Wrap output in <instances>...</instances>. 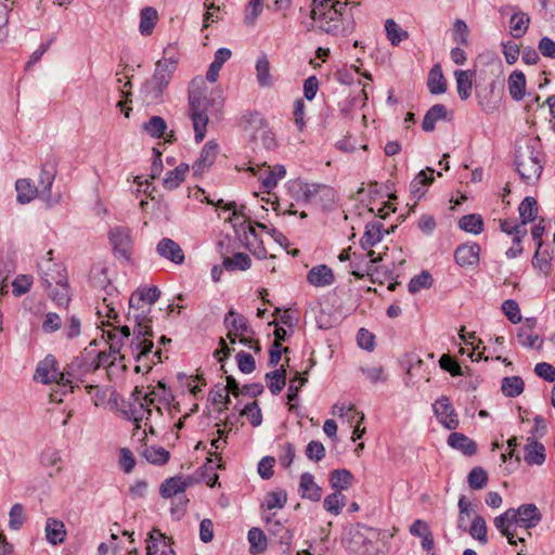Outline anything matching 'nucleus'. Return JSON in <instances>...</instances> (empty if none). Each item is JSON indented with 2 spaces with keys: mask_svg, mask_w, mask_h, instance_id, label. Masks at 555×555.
Here are the masks:
<instances>
[{
  "mask_svg": "<svg viewBox=\"0 0 555 555\" xmlns=\"http://www.w3.org/2000/svg\"><path fill=\"white\" fill-rule=\"evenodd\" d=\"M383 223L380 221H373L365 225V231L360 240V245L363 249H370L383 238Z\"/></svg>",
  "mask_w": 555,
  "mask_h": 555,
  "instance_id": "29",
  "label": "nucleus"
},
{
  "mask_svg": "<svg viewBox=\"0 0 555 555\" xmlns=\"http://www.w3.org/2000/svg\"><path fill=\"white\" fill-rule=\"evenodd\" d=\"M514 508L506 509L503 514L499 515L494 518L495 528L508 540L511 545H516L515 537L518 538V541L525 542L524 537H519L517 533V528L515 527L514 521Z\"/></svg>",
  "mask_w": 555,
  "mask_h": 555,
  "instance_id": "14",
  "label": "nucleus"
},
{
  "mask_svg": "<svg viewBox=\"0 0 555 555\" xmlns=\"http://www.w3.org/2000/svg\"><path fill=\"white\" fill-rule=\"evenodd\" d=\"M456 89L461 100H467L470 96L473 82L467 70L455 72Z\"/></svg>",
  "mask_w": 555,
  "mask_h": 555,
  "instance_id": "47",
  "label": "nucleus"
},
{
  "mask_svg": "<svg viewBox=\"0 0 555 555\" xmlns=\"http://www.w3.org/2000/svg\"><path fill=\"white\" fill-rule=\"evenodd\" d=\"M167 129L165 119L160 116H153L143 124V130L153 138H163Z\"/></svg>",
  "mask_w": 555,
  "mask_h": 555,
  "instance_id": "53",
  "label": "nucleus"
},
{
  "mask_svg": "<svg viewBox=\"0 0 555 555\" xmlns=\"http://www.w3.org/2000/svg\"><path fill=\"white\" fill-rule=\"evenodd\" d=\"M189 170V166L186 164H180L173 170H170L166 173L164 178V186L167 190L177 189L181 182L184 181L185 173Z\"/></svg>",
  "mask_w": 555,
  "mask_h": 555,
  "instance_id": "39",
  "label": "nucleus"
},
{
  "mask_svg": "<svg viewBox=\"0 0 555 555\" xmlns=\"http://www.w3.org/2000/svg\"><path fill=\"white\" fill-rule=\"evenodd\" d=\"M235 359L237 362L238 370L242 373L250 374L255 371L256 362L251 354H249L245 351H240L236 353Z\"/></svg>",
  "mask_w": 555,
  "mask_h": 555,
  "instance_id": "61",
  "label": "nucleus"
},
{
  "mask_svg": "<svg viewBox=\"0 0 555 555\" xmlns=\"http://www.w3.org/2000/svg\"><path fill=\"white\" fill-rule=\"evenodd\" d=\"M500 228L504 233L514 235V244H520L522 237L527 234V229L522 223H516L509 220H501Z\"/></svg>",
  "mask_w": 555,
  "mask_h": 555,
  "instance_id": "51",
  "label": "nucleus"
},
{
  "mask_svg": "<svg viewBox=\"0 0 555 555\" xmlns=\"http://www.w3.org/2000/svg\"><path fill=\"white\" fill-rule=\"evenodd\" d=\"M530 23V17L525 12H516L512 15L509 24L512 29V35L514 38H520L522 37Z\"/></svg>",
  "mask_w": 555,
  "mask_h": 555,
  "instance_id": "43",
  "label": "nucleus"
},
{
  "mask_svg": "<svg viewBox=\"0 0 555 555\" xmlns=\"http://www.w3.org/2000/svg\"><path fill=\"white\" fill-rule=\"evenodd\" d=\"M131 332L128 325L116 327L113 331L107 332V338L109 340V354L100 352L98 354L99 362L96 366L106 363L108 358L113 354H118L122 346V340L129 338Z\"/></svg>",
  "mask_w": 555,
  "mask_h": 555,
  "instance_id": "15",
  "label": "nucleus"
},
{
  "mask_svg": "<svg viewBox=\"0 0 555 555\" xmlns=\"http://www.w3.org/2000/svg\"><path fill=\"white\" fill-rule=\"evenodd\" d=\"M153 305H145L141 309H128L127 321L133 323V338L130 343L131 354L135 361H141L147 357L154 347L152 338L154 336L151 322V312Z\"/></svg>",
  "mask_w": 555,
  "mask_h": 555,
  "instance_id": "1",
  "label": "nucleus"
},
{
  "mask_svg": "<svg viewBox=\"0 0 555 555\" xmlns=\"http://www.w3.org/2000/svg\"><path fill=\"white\" fill-rule=\"evenodd\" d=\"M257 82L260 87H271L273 83L270 74V63L266 55L258 57L256 62Z\"/></svg>",
  "mask_w": 555,
  "mask_h": 555,
  "instance_id": "40",
  "label": "nucleus"
},
{
  "mask_svg": "<svg viewBox=\"0 0 555 555\" xmlns=\"http://www.w3.org/2000/svg\"><path fill=\"white\" fill-rule=\"evenodd\" d=\"M220 102L207 98L201 89L189 91V116L192 119L195 132V141L202 142L206 135V127L209 121L208 113L211 108L219 109Z\"/></svg>",
  "mask_w": 555,
  "mask_h": 555,
  "instance_id": "4",
  "label": "nucleus"
},
{
  "mask_svg": "<svg viewBox=\"0 0 555 555\" xmlns=\"http://www.w3.org/2000/svg\"><path fill=\"white\" fill-rule=\"evenodd\" d=\"M264 377L272 395L280 393L286 384V371L283 366L267 373Z\"/></svg>",
  "mask_w": 555,
  "mask_h": 555,
  "instance_id": "38",
  "label": "nucleus"
},
{
  "mask_svg": "<svg viewBox=\"0 0 555 555\" xmlns=\"http://www.w3.org/2000/svg\"><path fill=\"white\" fill-rule=\"evenodd\" d=\"M165 88L154 81L152 78L147 79L141 87V95L143 101L150 104H157L163 102Z\"/></svg>",
  "mask_w": 555,
  "mask_h": 555,
  "instance_id": "28",
  "label": "nucleus"
},
{
  "mask_svg": "<svg viewBox=\"0 0 555 555\" xmlns=\"http://www.w3.org/2000/svg\"><path fill=\"white\" fill-rule=\"evenodd\" d=\"M487 532L488 529L485 518L480 515H475L469 528V534L481 544H486L488 542Z\"/></svg>",
  "mask_w": 555,
  "mask_h": 555,
  "instance_id": "54",
  "label": "nucleus"
},
{
  "mask_svg": "<svg viewBox=\"0 0 555 555\" xmlns=\"http://www.w3.org/2000/svg\"><path fill=\"white\" fill-rule=\"evenodd\" d=\"M479 253L478 244H462L455 249L454 259L461 267H473L479 262Z\"/></svg>",
  "mask_w": 555,
  "mask_h": 555,
  "instance_id": "19",
  "label": "nucleus"
},
{
  "mask_svg": "<svg viewBox=\"0 0 555 555\" xmlns=\"http://www.w3.org/2000/svg\"><path fill=\"white\" fill-rule=\"evenodd\" d=\"M459 227L465 232L479 234L483 230V220L477 214L465 215L459 220Z\"/></svg>",
  "mask_w": 555,
  "mask_h": 555,
  "instance_id": "44",
  "label": "nucleus"
},
{
  "mask_svg": "<svg viewBox=\"0 0 555 555\" xmlns=\"http://www.w3.org/2000/svg\"><path fill=\"white\" fill-rule=\"evenodd\" d=\"M153 403H154L153 393L144 395L142 401L139 402V406L134 408L132 411L134 421L138 422L139 420H142L144 414H147V417L151 416L152 410L150 406Z\"/></svg>",
  "mask_w": 555,
  "mask_h": 555,
  "instance_id": "63",
  "label": "nucleus"
},
{
  "mask_svg": "<svg viewBox=\"0 0 555 555\" xmlns=\"http://www.w3.org/2000/svg\"><path fill=\"white\" fill-rule=\"evenodd\" d=\"M9 517V527L12 530H18L25 521L24 506L20 503L14 504L11 507Z\"/></svg>",
  "mask_w": 555,
  "mask_h": 555,
  "instance_id": "60",
  "label": "nucleus"
},
{
  "mask_svg": "<svg viewBox=\"0 0 555 555\" xmlns=\"http://www.w3.org/2000/svg\"><path fill=\"white\" fill-rule=\"evenodd\" d=\"M518 343L528 348H537L540 349L542 347V340H540L539 345L535 346V343L539 340V336L532 333V330H527L525 327H520L517 333Z\"/></svg>",
  "mask_w": 555,
  "mask_h": 555,
  "instance_id": "59",
  "label": "nucleus"
},
{
  "mask_svg": "<svg viewBox=\"0 0 555 555\" xmlns=\"http://www.w3.org/2000/svg\"><path fill=\"white\" fill-rule=\"evenodd\" d=\"M55 178V171L53 169H47L43 167L39 177V196L49 201L51 197V188Z\"/></svg>",
  "mask_w": 555,
  "mask_h": 555,
  "instance_id": "46",
  "label": "nucleus"
},
{
  "mask_svg": "<svg viewBox=\"0 0 555 555\" xmlns=\"http://www.w3.org/2000/svg\"><path fill=\"white\" fill-rule=\"evenodd\" d=\"M266 518L267 530L276 543L281 546V555H291V547L293 543L294 533L291 529L286 528L280 520L273 519V516Z\"/></svg>",
  "mask_w": 555,
  "mask_h": 555,
  "instance_id": "10",
  "label": "nucleus"
},
{
  "mask_svg": "<svg viewBox=\"0 0 555 555\" xmlns=\"http://www.w3.org/2000/svg\"><path fill=\"white\" fill-rule=\"evenodd\" d=\"M385 30L392 46H398L409 37L408 31L403 30L392 18L385 22Z\"/></svg>",
  "mask_w": 555,
  "mask_h": 555,
  "instance_id": "50",
  "label": "nucleus"
},
{
  "mask_svg": "<svg viewBox=\"0 0 555 555\" xmlns=\"http://www.w3.org/2000/svg\"><path fill=\"white\" fill-rule=\"evenodd\" d=\"M525 388V383L519 376L504 377L502 379L501 390L509 398L518 397Z\"/></svg>",
  "mask_w": 555,
  "mask_h": 555,
  "instance_id": "42",
  "label": "nucleus"
},
{
  "mask_svg": "<svg viewBox=\"0 0 555 555\" xmlns=\"http://www.w3.org/2000/svg\"><path fill=\"white\" fill-rule=\"evenodd\" d=\"M467 482L473 490L483 489L488 483V474L480 466L474 467L467 476Z\"/></svg>",
  "mask_w": 555,
  "mask_h": 555,
  "instance_id": "55",
  "label": "nucleus"
},
{
  "mask_svg": "<svg viewBox=\"0 0 555 555\" xmlns=\"http://www.w3.org/2000/svg\"><path fill=\"white\" fill-rule=\"evenodd\" d=\"M15 189L17 192V202L21 204H28L36 197V195H39V190L35 188L28 179L17 180Z\"/></svg>",
  "mask_w": 555,
  "mask_h": 555,
  "instance_id": "37",
  "label": "nucleus"
},
{
  "mask_svg": "<svg viewBox=\"0 0 555 555\" xmlns=\"http://www.w3.org/2000/svg\"><path fill=\"white\" fill-rule=\"evenodd\" d=\"M514 513L515 527L525 530L537 527L542 518L538 507L532 503L521 504L518 508H514Z\"/></svg>",
  "mask_w": 555,
  "mask_h": 555,
  "instance_id": "13",
  "label": "nucleus"
},
{
  "mask_svg": "<svg viewBox=\"0 0 555 555\" xmlns=\"http://www.w3.org/2000/svg\"><path fill=\"white\" fill-rule=\"evenodd\" d=\"M346 505V496L341 492L335 491L328 494L323 501V507L332 515H339Z\"/></svg>",
  "mask_w": 555,
  "mask_h": 555,
  "instance_id": "48",
  "label": "nucleus"
},
{
  "mask_svg": "<svg viewBox=\"0 0 555 555\" xmlns=\"http://www.w3.org/2000/svg\"><path fill=\"white\" fill-rule=\"evenodd\" d=\"M518 211L521 218V223L526 227L528 222H531L537 218V201L531 196L525 197L522 202L519 204Z\"/></svg>",
  "mask_w": 555,
  "mask_h": 555,
  "instance_id": "41",
  "label": "nucleus"
},
{
  "mask_svg": "<svg viewBox=\"0 0 555 555\" xmlns=\"http://www.w3.org/2000/svg\"><path fill=\"white\" fill-rule=\"evenodd\" d=\"M508 91L515 101H520L526 92V77L522 72L515 70L508 77Z\"/></svg>",
  "mask_w": 555,
  "mask_h": 555,
  "instance_id": "35",
  "label": "nucleus"
},
{
  "mask_svg": "<svg viewBox=\"0 0 555 555\" xmlns=\"http://www.w3.org/2000/svg\"><path fill=\"white\" fill-rule=\"evenodd\" d=\"M142 456L151 464L162 465L168 462L170 453L163 447H146Z\"/></svg>",
  "mask_w": 555,
  "mask_h": 555,
  "instance_id": "45",
  "label": "nucleus"
},
{
  "mask_svg": "<svg viewBox=\"0 0 555 555\" xmlns=\"http://www.w3.org/2000/svg\"><path fill=\"white\" fill-rule=\"evenodd\" d=\"M450 448L462 452L466 456H472L477 452L476 442L462 433H452L448 437Z\"/></svg>",
  "mask_w": 555,
  "mask_h": 555,
  "instance_id": "24",
  "label": "nucleus"
},
{
  "mask_svg": "<svg viewBox=\"0 0 555 555\" xmlns=\"http://www.w3.org/2000/svg\"><path fill=\"white\" fill-rule=\"evenodd\" d=\"M224 326L228 328V338L231 344L236 343V338L243 334H254L248 320L231 309L224 317Z\"/></svg>",
  "mask_w": 555,
  "mask_h": 555,
  "instance_id": "12",
  "label": "nucleus"
},
{
  "mask_svg": "<svg viewBox=\"0 0 555 555\" xmlns=\"http://www.w3.org/2000/svg\"><path fill=\"white\" fill-rule=\"evenodd\" d=\"M286 175V169L283 165H276L274 167L268 166V175L263 179V189L270 192L278 185V182L283 179Z\"/></svg>",
  "mask_w": 555,
  "mask_h": 555,
  "instance_id": "52",
  "label": "nucleus"
},
{
  "mask_svg": "<svg viewBox=\"0 0 555 555\" xmlns=\"http://www.w3.org/2000/svg\"><path fill=\"white\" fill-rule=\"evenodd\" d=\"M251 259L245 253H235L232 257H223L222 267L228 271H245L250 268Z\"/></svg>",
  "mask_w": 555,
  "mask_h": 555,
  "instance_id": "36",
  "label": "nucleus"
},
{
  "mask_svg": "<svg viewBox=\"0 0 555 555\" xmlns=\"http://www.w3.org/2000/svg\"><path fill=\"white\" fill-rule=\"evenodd\" d=\"M545 448L534 438L529 437L525 447L524 460L528 465H542L545 462Z\"/></svg>",
  "mask_w": 555,
  "mask_h": 555,
  "instance_id": "25",
  "label": "nucleus"
},
{
  "mask_svg": "<svg viewBox=\"0 0 555 555\" xmlns=\"http://www.w3.org/2000/svg\"><path fill=\"white\" fill-rule=\"evenodd\" d=\"M241 125L255 141H260L267 150H272L275 145V138L269 128L266 119L258 112H248L242 116Z\"/></svg>",
  "mask_w": 555,
  "mask_h": 555,
  "instance_id": "7",
  "label": "nucleus"
},
{
  "mask_svg": "<svg viewBox=\"0 0 555 555\" xmlns=\"http://www.w3.org/2000/svg\"><path fill=\"white\" fill-rule=\"evenodd\" d=\"M156 253L159 257L169 260L175 264H182L185 260L184 253L180 245L169 237H163L157 243Z\"/></svg>",
  "mask_w": 555,
  "mask_h": 555,
  "instance_id": "16",
  "label": "nucleus"
},
{
  "mask_svg": "<svg viewBox=\"0 0 555 555\" xmlns=\"http://www.w3.org/2000/svg\"><path fill=\"white\" fill-rule=\"evenodd\" d=\"M241 414L247 416L254 427L259 426L262 422V413L256 401L246 404Z\"/></svg>",
  "mask_w": 555,
  "mask_h": 555,
  "instance_id": "62",
  "label": "nucleus"
},
{
  "mask_svg": "<svg viewBox=\"0 0 555 555\" xmlns=\"http://www.w3.org/2000/svg\"><path fill=\"white\" fill-rule=\"evenodd\" d=\"M347 5V1L340 0H312L310 17L302 24L308 31L318 23L321 30L337 35L341 31V17Z\"/></svg>",
  "mask_w": 555,
  "mask_h": 555,
  "instance_id": "2",
  "label": "nucleus"
},
{
  "mask_svg": "<svg viewBox=\"0 0 555 555\" xmlns=\"http://www.w3.org/2000/svg\"><path fill=\"white\" fill-rule=\"evenodd\" d=\"M298 491L302 499L312 502H319L323 494L322 488L315 483L314 477L310 473L301 474Z\"/></svg>",
  "mask_w": 555,
  "mask_h": 555,
  "instance_id": "23",
  "label": "nucleus"
},
{
  "mask_svg": "<svg viewBox=\"0 0 555 555\" xmlns=\"http://www.w3.org/2000/svg\"><path fill=\"white\" fill-rule=\"evenodd\" d=\"M434 172L435 170L433 168L427 167L426 169L421 170L411 181L410 192L414 197H423L426 193V188L434 182Z\"/></svg>",
  "mask_w": 555,
  "mask_h": 555,
  "instance_id": "26",
  "label": "nucleus"
},
{
  "mask_svg": "<svg viewBox=\"0 0 555 555\" xmlns=\"http://www.w3.org/2000/svg\"><path fill=\"white\" fill-rule=\"evenodd\" d=\"M46 538L49 543L56 545L64 542L66 537L65 526L61 520L48 518L46 522Z\"/></svg>",
  "mask_w": 555,
  "mask_h": 555,
  "instance_id": "30",
  "label": "nucleus"
},
{
  "mask_svg": "<svg viewBox=\"0 0 555 555\" xmlns=\"http://www.w3.org/2000/svg\"><path fill=\"white\" fill-rule=\"evenodd\" d=\"M247 538L250 544V553H262L267 548V537L261 529L253 527L249 529Z\"/></svg>",
  "mask_w": 555,
  "mask_h": 555,
  "instance_id": "49",
  "label": "nucleus"
},
{
  "mask_svg": "<svg viewBox=\"0 0 555 555\" xmlns=\"http://www.w3.org/2000/svg\"><path fill=\"white\" fill-rule=\"evenodd\" d=\"M447 117V107L443 104H435L424 116L422 129L426 132L435 130L436 122Z\"/></svg>",
  "mask_w": 555,
  "mask_h": 555,
  "instance_id": "31",
  "label": "nucleus"
},
{
  "mask_svg": "<svg viewBox=\"0 0 555 555\" xmlns=\"http://www.w3.org/2000/svg\"><path fill=\"white\" fill-rule=\"evenodd\" d=\"M515 166L520 179L532 184L541 177V142L539 138H526L516 144Z\"/></svg>",
  "mask_w": 555,
  "mask_h": 555,
  "instance_id": "3",
  "label": "nucleus"
},
{
  "mask_svg": "<svg viewBox=\"0 0 555 555\" xmlns=\"http://www.w3.org/2000/svg\"><path fill=\"white\" fill-rule=\"evenodd\" d=\"M40 462L43 466L55 467V472L61 470L60 463L62 462L61 454L55 449H46L40 455Z\"/></svg>",
  "mask_w": 555,
  "mask_h": 555,
  "instance_id": "58",
  "label": "nucleus"
},
{
  "mask_svg": "<svg viewBox=\"0 0 555 555\" xmlns=\"http://www.w3.org/2000/svg\"><path fill=\"white\" fill-rule=\"evenodd\" d=\"M78 359L68 365L65 372H60L57 367V361L51 354H48L42 361L37 364L34 378L42 384L56 383L63 387H69L72 391V382L75 377L74 367L77 364Z\"/></svg>",
  "mask_w": 555,
  "mask_h": 555,
  "instance_id": "5",
  "label": "nucleus"
},
{
  "mask_svg": "<svg viewBox=\"0 0 555 555\" xmlns=\"http://www.w3.org/2000/svg\"><path fill=\"white\" fill-rule=\"evenodd\" d=\"M178 60L173 56L164 57L156 63L155 70L151 77L158 85L167 89L173 73L177 69Z\"/></svg>",
  "mask_w": 555,
  "mask_h": 555,
  "instance_id": "17",
  "label": "nucleus"
},
{
  "mask_svg": "<svg viewBox=\"0 0 555 555\" xmlns=\"http://www.w3.org/2000/svg\"><path fill=\"white\" fill-rule=\"evenodd\" d=\"M108 241L114 256L126 262H130L133 249L132 231L128 227L116 225L108 232Z\"/></svg>",
  "mask_w": 555,
  "mask_h": 555,
  "instance_id": "9",
  "label": "nucleus"
},
{
  "mask_svg": "<svg viewBox=\"0 0 555 555\" xmlns=\"http://www.w3.org/2000/svg\"><path fill=\"white\" fill-rule=\"evenodd\" d=\"M502 310L507 319L517 324L521 321V314L518 304L513 299H507L502 304Z\"/></svg>",
  "mask_w": 555,
  "mask_h": 555,
  "instance_id": "64",
  "label": "nucleus"
},
{
  "mask_svg": "<svg viewBox=\"0 0 555 555\" xmlns=\"http://www.w3.org/2000/svg\"><path fill=\"white\" fill-rule=\"evenodd\" d=\"M427 87L431 94H441L447 91V81L439 64L431 67L428 74Z\"/></svg>",
  "mask_w": 555,
  "mask_h": 555,
  "instance_id": "32",
  "label": "nucleus"
},
{
  "mask_svg": "<svg viewBox=\"0 0 555 555\" xmlns=\"http://www.w3.org/2000/svg\"><path fill=\"white\" fill-rule=\"evenodd\" d=\"M433 410L438 421L449 430L459 427L460 421L457 414L447 396L439 397L433 404Z\"/></svg>",
  "mask_w": 555,
  "mask_h": 555,
  "instance_id": "11",
  "label": "nucleus"
},
{
  "mask_svg": "<svg viewBox=\"0 0 555 555\" xmlns=\"http://www.w3.org/2000/svg\"><path fill=\"white\" fill-rule=\"evenodd\" d=\"M433 284V278L427 271H422L420 274L413 276L409 283V292L415 294L422 288H429Z\"/></svg>",
  "mask_w": 555,
  "mask_h": 555,
  "instance_id": "56",
  "label": "nucleus"
},
{
  "mask_svg": "<svg viewBox=\"0 0 555 555\" xmlns=\"http://www.w3.org/2000/svg\"><path fill=\"white\" fill-rule=\"evenodd\" d=\"M160 296L157 286L138 288L129 298V309L145 307V305H154Z\"/></svg>",
  "mask_w": 555,
  "mask_h": 555,
  "instance_id": "18",
  "label": "nucleus"
},
{
  "mask_svg": "<svg viewBox=\"0 0 555 555\" xmlns=\"http://www.w3.org/2000/svg\"><path fill=\"white\" fill-rule=\"evenodd\" d=\"M286 502L287 493L284 490H278L266 495L264 505L268 509L283 508Z\"/></svg>",
  "mask_w": 555,
  "mask_h": 555,
  "instance_id": "57",
  "label": "nucleus"
},
{
  "mask_svg": "<svg viewBox=\"0 0 555 555\" xmlns=\"http://www.w3.org/2000/svg\"><path fill=\"white\" fill-rule=\"evenodd\" d=\"M352 481L353 475L348 469H334L330 474L331 487L337 492L347 490L352 485Z\"/></svg>",
  "mask_w": 555,
  "mask_h": 555,
  "instance_id": "34",
  "label": "nucleus"
},
{
  "mask_svg": "<svg viewBox=\"0 0 555 555\" xmlns=\"http://www.w3.org/2000/svg\"><path fill=\"white\" fill-rule=\"evenodd\" d=\"M158 21V13L155 8L145 7L140 12L139 30L142 36H150Z\"/></svg>",
  "mask_w": 555,
  "mask_h": 555,
  "instance_id": "33",
  "label": "nucleus"
},
{
  "mask_svg": "<svg viewBox=\"0 0 555 555\" xmlns=\"http://www.w3.org/2000/svg\"><path fill=\"white\" fill-rule=\"evenodd\" d=\"M192 485V478L191 477H180L175 476L167 478L159 488V494L164 499L172 498L179 493H182L185 491V489Z\"/></svg>",
  "mask_w": 555,
  "mask_h": 555,
  "instance_id": "21",
  "label": "nucleus"
},
{
  "mask_svg": "<svg viewBox=\"0 0 555 555\" xmlns=\"http://www.w3.org/2000/svg\"><path fill=\"white\" fill-rule=\"evenodd\" d=\"M299 193L306 203L326 209L335 204V191L322 183H300Z\"/></svg>",
  "mask_w": 555,
  "mask_h": 555,
  "instance_id": "8",
  "label": "nucleus"
},
{
  "mask_svg": "<svg viewBox=\"0 0 555 555\" xmlns=\"http://www.w3.org/2000/svg\"><path fill=\"white\" fill-rule=\"evenodd\" d=\"M307 281L315 287L330 286L335 281L334 272L326 264H318L309 270Z\"/></svg>",
  "mask_w": 555,
  "mask_h": 555,
  "instance_id": "20",
  "label": "nucleus"
},
{
  "mask_svg": "<svg viewBox=\"0 0 555 555\" xmlns=\"http://www.w3.org/2000/svg\"><path fill=\"white\" fill-rule=\"evenodd\" d=\"M219 146L215 141H208L202 149L198 159L193 165L195 173H202L208 169L216 160Z\"/></svg>",
  "mask_w": 555,
  "mask_h": 555,
  "instance_id": "22",
  "label": "nucleus"
},
{
  "mask_svg": "<svg viewBox=\"0 0 555 555\" xmlns=\"http://www.w3.org/2000/svg\"><path fill=\"white\" fill-rule=\"evenodd\" d=\"M147 542V555H176L172 550L166 552L169 544L166 541V537L156 529L150 532Z\"/></svg>",
  "mask_w": 555,
  "mask_h": 555,
  "instance_id": "27",
  "label": "nucleus"
},
{
  "mask_svg": "<svg viewBox=\"0 0 555 555\" xmlns=\"http://www.w3.org/2000/svg\"><path fill=\"white\" fill-rule=\"evenodd\" d=\"M52 254L53 251L49 250L47 253L49 258L42 259L38 267L42 272L41 280L44 288H50L53 284L60 287V289L53 295V299L61 306L68 302L67 283L66 276L62 273L61 268L51 263Z\"/></svg>",
  "mask_w": 555,
  "mask_h": 555,
  "instance_id": "6",
  "label": "nucleus"
}]
</instances>
